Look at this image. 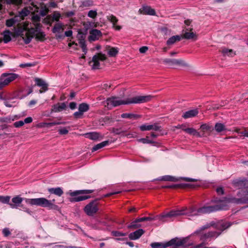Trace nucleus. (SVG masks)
<instances>
[{
    "mask_svg": "<svg viewBox=\"0 0 248 248\" xmlns=\"http://www.w3.org/2000/svg\"><path fill=\"white\" fill-rule=\"evenodd\" d=\"M23 0H6V2L8 4H15L20 5L22 3Z\"/></svg>",
    "mask_w": 248,
    "mask_h": 248,
    "instance_id": "obj_47",
    "label": "nucleus"
},
{
    "mask_svg": "<svg viewBox=\"0 0 248 248\" xmlns=\"http://www.w3.org/2000/svg\"><path fill=\"white\" fill-rule=\"evenodd\" d=\"M86 138L92 140H101L103 139V136L98 132H90L85 134Z\"/></svg>",
    "mask_w": 248,
    "mask_h": 248,
    "instance_id": "obj_22",
    "label": "nucleus"
},
{
    "mask_svg": "<svg viewBox=\"0 0 248 248\" xmlns=\"http://www.w3.org/2000/svg\"><path fill=\"white\" fill-rule=\"evenodd\" d=\"M10 196H0V202L4 204H8L10 202Z\"/></svg>",
    "mask_w": 248,
    "mask_h": 248,
    "instance_id": "obj_48",
    "label": "nucleus"
},
{
    "mask_svg": "<svg viewBox=\"0 0 248 248\" xmlns=\"http://www.w3.org/2000/svg\"><path fill=\"white\" fill-rule=\"evenodd\" d=\"M2 76L3 78H1L0 81V89L16 78L18 75L16 74L10 73L3 74Z\"/></svg>",
    "mask_w": 248,
    "mask_h": 248,
    "instance_id": "obj_10",
    "label": "nucleus"
},
{
    "mask_svg": "<svg viewBox=\"0 0 248 248\" xmlns=\"http://www.w3.org/2000/svg\"><path fill=\"white\" fill-rule=\"evenodd\" d=\"M83 114V113L78 110V111H76L74 113V116L76 118L78 119L81 118Z\"/></svg>",
    "mask_w": 248,
    "mask_h": 248,
    "instance_id": "obj_63",
    "label": "nucleus"
},
{
    "mask_svg": "<svg viewBox=\"0 0 248 248\" xmlns=\"http://www.w3.org/2000/svg\"><path fill=\"white\" fill-rule=\"evenodd\" d=\"M89 109V105L86 103H82L79 104L78 110L84 113Z\"/></svg>",
    "mask_w": 248,
    "mask_h": 248,
    "instance_id": "obj_38",
    "label": "nucleus"
},
{
    "mask_svg": "<svg viewBox=\"0 0 248 248\" xmlns=\"http://www.w3.org/2000/svg\"><path fill=\"white\" fill-rule=\"evenodd\" d=\"M32 24L33 27L29 28L25 31H20L18 33L26 44H29L33 37L37 40L42 41L46 36L45 32L41 31L42 25L40 22H32Z\"/></svg>",
    "mask_w": 248,
    "mask_h": 248,
    "instance_id": "obj_2",
    "label": "nucleus"
},
{
    "mask_svg": "<svg viewBox=\"0 0 248 248\" xmlns=\"http://www.w3.org/2000/svg\"><path fill=\"white\" fill-rule=\"evenodd\" d=\"M111 233L112 235L115 237L124 236L126 235V233L121 232L119 231H113Z\"/></svg>",
    "mask_w": 248,
    "mask_h": 248,
    "instance_id": "obj_54",
    "label": "nucleus"
},
{
    "mask_svg": "<svg viewBox=\"0 0 248 248\" xmlns=\"http://www.w3.org/2000/svg\"><path fill=\"white\" fill-rule=\"evenodd\" d=\"M124 131L123 130L122 128H113L112 130V132L116 135H121L124 133Z\"/></svg>",
    "mask_w": 248,
    "mask_h": 248,
    "instance_id": "obj_55",
    "label": "nucleus"
},
{
    "mask_svg": "<svg viewBox=\"0 0 248 248\" xmlns=\"http://www.w3.org/2000/svg\"><path fill=\"white\" fill-rule=\"evenodd\" d=\"M23 200V198L20 197L19 196H17L12 198V203L9 202L8 204L12 208H17L18 207L20 206V205Z\"/></svg>",
    "mask_w": 248,
    "mask_h": 248,
    "instance_id": "obj_20",
    "label": "nucleus"
},
{
    "mask_svg": "<svg viewBox=\"0 0 248 248\" xmlns=\"http://www.w3.org/2000/svg\"><path fill=\"white\" fill-rule=\"evenodd\" d=\"M31 20L32 22H40L41 17L39 16L36 15L32 17Z\"/></svg>",
    "mask_w": 248,
    "mask_h": 248,
    "instance_id": "obj_64",
    "label": "nucleus"
},
{
    "mask_svg": "<svg viewBox=\"0 0 248 248\" xmlns=\"http://www.w3.org/2000/svg\"><path fill=\"white\" fill-rule=\"evenodd\" d=\"M167 214V213H163L160 215L156 216L154 217H143L139 218L140 220V222L145 221H153L155 220L158 219L159 220L162 221V222H165L166 221V220L165 219V218L169 217L168 216H166V215Z\"/></svg>",
    "mask_w": 248,
    "mask_h": 248,
    "instance_id": "obj_14",
    "label": "nucleus"
},
{
    "mask_svg": "<svg viewBox=\"0 0 248 248\" xmlns=\"http://www.w3.org/2000/svg\"><path fill=\"white\" fill-rule=\"evenodd\" d=\"M12 19H13L16 24L22 20V18L20 17L18 14L15 16L13 17H12Z\"/></svg>",
    "mask_w": 248,
    "mask_h": 248,
    "instance_id": "obj_59",
    "label": "nucleus"
},
{
    "mask_svg": "<svg viewBox=\"0 0 248 248\" xmlns=\"http://www.w3.org/2000/svg\"><path fill=\"white\" fill-rule=\"evenodd\" d=\"M232 184L234 187L241 189L248 188V180L245 178L235 179L232 181Z\"/></svg>",
    "mask_w": 248,
    "mask_h": 248,
    "instance_id": "obj_11",
    "label": "nucleus"
},
{
    "mask_svg": "<svg viewBox=\"0 0 248 248\" xmlns=\"http://www.w3.org/2000/svg\"><path fill=\"white\" fill-rule=\"evenodd\" d=\"M78 43L79 44L80 46L82 49L83 52L86 53L87 50L85 40L83 39H80Z\"/></svg>",
    "mask_w": 248,
    "mask_h": 248,
    "instance_id": "obj_44",
    "label": "nucleus"
},
{
    "mask_svg": "<svg viewBox=\"0 0 248 248\" xmlns=\"http://www.w3.org/2000/svg\"><path fill=\"white\" fill-rule=\"evenodd\" d=\"M199 113L198 109L197 108L190 110L185 112L182 115L183 118L184 119H187L189 118H192L196 116Z\"/></svg>",
    "mask_w": 248,
    "mask_h": 248,
    "instance_id": "obj_24",
    "label": "nucleus"
},
{
    "mask_svg": "<svg viewBox=\"0 0 248 248\" xmlns=\"http://www.w3.org/2000/svg\"><path fill=\"white\" fill-rule=\"evenodd\" d=\"M48 191L50 194H54L59 197L61 196L63 194L62 188L60 187L50 188L48 189Z\"/></svg>",
    "mask_w": 248,
    "mask_h": 248,
    "instance_id": "obj_28",
    "label": "nucleus"
},
{
    "mask_svg": "<svg viewBox=\"0 0 248 248\" xmlns=\"http://www.w3.org/2000/svg\"><path fill=\"white\" fill-rule=\"evenodd\" d=\"M65 122H54L52 123H45V125L46 127L49 128L52 126L55 125H59V124H65Z\"/></svg>",
    "mask_w": 248,
    "mask_h": 248,
    "instance_id": "obj_46",
    "label": "nucleus"
},
{
    "mask_svg": "<svg viewBox=\"0 0 248 248\" xmlns=\"http://www.w3.org/2000/svg\"><path fill=\"white\" fill-rule=\"evenodd\" d=\"M93 5V0H84L81 2L80 7H90Z\"/></svg>",
    "mask_w": 248,
    "mask_h": 248,
    "instance_id": "obj_41",
    "label": "nucleus"
},
{
    "mask_svg": "<svg viewBox=\"0 0 248 248\" xmlns=\"http://www.w3.org/2000/svg\"><path fill=\"white\" fill-rule=\"evenodd\" d=\"M65 108L66 105L64 103H62L61 104L58 103L53 106L51 111L55 112H60L65 109Z\"/></svg>",
    "mask_w": 248,
    "mask_h": 248,
    "instance_id": "obj_26",
    "label": "nucleus"
},
{
    "mask_svg": "<svg viewBox=\"0 0 248 248\" xmlns=\"http://www.w3.org/2000/svg\"><path fill=\"white\" fill-rule=\"evenodd\" d=\"M140 14L149 15L151 16L155 15V12L154 9L151 8L150 6H144L139 10Z\"/></svg>",
    "mask_w": 248,
    "mask_h": 248,
    "instance_id": "obj_23",
    "label": "nucleus"
},
{
    "mask_svg": "<svg viewBox=\"0 0 248 248\" xmlns=\"http://www.w3.org/2000/svg\"><path fill=\"white\" fill-rule=\"evenodd\" d=\"M24 124V122L23 121H19L17 122H16L14 124V125L15 127H20L23 126Z\"/></svg>",
    "mask_w": 248,
    "mask_h": 248,
    "instance_id": "obj_61",
    "label": "nucleus"
},
{
    "mask_svg": "<svg viewBox=\"0 0 248 248\" xmlns=\"http://www.w3.org/2000/svg\"><path fill=\"white\" fill-rule=\"evenodd\" d=\"M231 225L232 223L230 222L220 220L215 222L214 228L220 231L221 233L222 232L229 228Z\"/></svg>",
    "mask_w": 248,
    "mask_h": 248,
    "instance_id": "obj_15",
    "label": "nucleus"
},
{
    "mask_svg": "<svg viewBox=\"0 0 248 248\" xmlns=\"http://www.w3.org/2000/svg\"><path fill=\"white\" fill-rule=\"evenodd\" d=\"M153 96L151 95L144 96H136L132 98L123 100L118 96H111L107 99L106 103L107 107L111 109L113 107H116L122 105H127L130 104H140L149 102L152 100Z\"/></svg>",
    "mask_w": 248,
    "mask_h": 248,
    "instance_id": "obj_1",
    "label": "nucleus"
},
{
    "mask_svg": "<svg viewBox=\"0 0 248 248\" xmlns=\"http://www.w3.org/2000/svg\"><path fill=\"white\" fill-rule=\"evenodd\" d=\"M192 30V28H186L183 36H181V38L186 39H193L194 40H197V36L196 34L193 32H189L191 31Z\"/></svg>",
    "mask_w": 248,
    "mask_h": 248,
    "instance_id": "obj_18",
    "label": "nucleus"
},
{
    "mask_svg": "<svg viewBox=\"0 0 248 248\" xmlns=\"http://www.w3.org/2000/svg\"><path fill=\"white\" fill-rule=\"evenodd\" d=\"M93 192V190H76L70 193V195L72 197H75L72 198L71 200V202H78L82 201L91 198L90 196L83 195V196H77L79 194H90Z\"/></svg>",
    "mask_w": 248,
    "mask_h": 248,
    "instance_id": "obj_7",
    "label": "nucleus"
},
{
    "mask_svg": "<svg viewBox=\"0 0 248 248\" xmlns=\"http://www.w3.org/2000/svg\"><path fill=\"white\" fill-rule=\"evenodd\" d=\"M34 81L36 85L41 87L42 90H39L40 93H42L48 90V84L42 79L36 78H34Z\"/></svg>",
    "mask_w": 248,
    "mask_h": 248,
    "instance_id": "obj_17",
    "label": "nucleus"
},
{
    "mask_svg": "<svg viewBox=\"0 0 248 248\" xmlns=\"http://www.w3.org/2000/svg\"><path fill=\"white\" fill-rule=\"evenodd\" d=\"M215 225V221H211L210 223H207L206 224L204 225L202 227H201L200 228L196 230L194 232V234H200V232L206 229H209L211 227H214Z\"/></svg>",
    "mask_w": 248,
    "mask_h": 248,
    "instance_id": "obj_25",
    "label": "nucleus"
},
{
    "mask_svg": "<svg viewBox=\"0 0 248 248\" xmlns=\"http://www.w3.org/2000/svg\"><path fill=\"white\" fill-rule=\"evenodd\" d=\"M152 125H146V124H143L141 126H140V128L141 131H144L146 130H151L152 129V127L151 126Z\"/></svg>",
    "mask_w": 248,
    "mask_h": 248,
    "instance_id": "obj_50",
    "label": "nucleus"
},
{
    "mask_svg": "<svg viewBox=\"0 0 248 248\" xmlns=\"http://www.w3.org/2000/svg\"><path fill=\"white\" fill-rule=\"evenodd\" d=\"M14 121V119H11L10 117H1L0 118V123H10L11 121Z\"/></svg>",
    "mask_w": 248,
    "mask_h": 248,
    "instance_id": "obj_52",
    "label": "nucleus"
},
{
    "mask_svg": "<svg viewBox=\"0 0 248 248\" xmlns=\"http://www.w3.org/2000/svg\"><path fill=\"white\" fill-rule=\"evenodd\" d=\"M236 196V197H225L222 200L219 199L216 201L220 202H225L236 204H248V188L239 190L237 192Z\"/></svg>",
    "mask_w": 248,
    "mask_h": 248,
    "instance_id": "obj_3",
    "label": "nucleus"
},
{
    "mask_svg": "<svg viewBox=\"0 0 248 248\" xmlns=\"http://www.w3.org/2000/svg\"><path fill=\"white\" fill-rule=\"evenodd\" d=\"M220 234L221 232H218L216 231H210L206 233L201 234L200 240L202 241H206L209 238H217Z\"/></svg>",
    "mask_w": 248,
    "mask_h": 248,
    "instance_id": "obj_13",
    "label": "nucleus"
},
{
    "mask_svg": "<svg viewBox=\"0 0 248 248\" xmlns=\"http://www.w3.org/2000/svg\"><path fill=\"white\" fill-rule=\"evenodd\" d=\"M183 130L189 134L195 136L197 137H201L203 136L204 134H201L200 133L197 131V130L193 128H187L186 129H183Z\"/></svg>",
    "mask_w": 248,
    "mask_h": 248,
    "instance_id": "obj_29",
    "label": "nucleus"
},
{
    "mask_svg": "<svg viewBox=\"0 0 248 248\" xmlns=\"http://www.w3.org/2000/svg\"><path fill=\"white\" fill-rule=\"evenodd\" d=\"M188 239V237L182 238L175 237L168 242V246L171 248H180L186 244Z\"/></svg>",
    "mask_w": 248,
    "mask_h": 248,
    "instance_id": "obj_9",
    "label": "nucleus"
},
{
    "mask_svg": "<svg viewBox=\"0 0 248 248\" xmlns=\"http://www.w3.org/2000/svg\"><path fill=\"white\" fill-rule=\"evenodd\" d=\"M97 15L96 10H90L88 13V16L91 18H94L96 17Z\"/></svg>",
    "mask_w": 248,
    "mask_h": 248,
    "instance_id": "obj_53",
    "label": "nucleus"
},
{
    "mask_svg": "<svg viewBox=\"0 0 248 248\" xmlns=\"http://www.w3.org/2000/svg\"><path fill=\"white\" fill-rule=\"evenodd\" d=\"M163 62L169 64V66H173L174 65H181L183 66H187V63L182 60H176L171 59H165L163 61Z\"/></svg>",
    "mask_w": 248,
    "mask_h": 248,
    "instance_id": "obj_16",
    "label": "nucleus"
},
{
    "mask_svg": "<svg viewBox=\"0 0 248 248\" xmlns=\"http://www.w3.org/2000/svg\"><path fill=\"white\" fill-rule=\"evenodd\" d=\"M181 36L180 35H175L170 38L167 41L168 45H170L174 44L176 41H180Z\"/></svg>",
    "mask_w": 248,
    "mask_h": 248,
    "instance_id": "obj_33",
    "label": "nucleus"
},
{
    "mask_svg": "<svg viewBox=\"0 0 248 248\" xmlns=\"http://www.w3.org/2000/svg\"><path fill=\"white\" fill-rule=\"evenodd\" d=\"M144 233V231L142 229H139L134 232H131L129 234V238L131 240H137Z\"/></svg>",
    "mask_w": 248,
    "mask_h": 248,
    "instance_id": "obj_21",
    "label": "nucleus"
},
{
    "mask_svg": "<svg viewBox=\"0 0 248 248\" xmlns=\"http://www.w3.org/2000/svg\"><path fill=\"white\" fill-rule=\"evenodd\" d=\"M109 141L108 140H106L100 143H98L96 145H95L92 148V151H96L107 145H108L109 143Z\"/></svg>",
    "mask_w": 248,
    "mask_h": 248,
    "instance_id": "obj_32",
    "label": "nucleus"
},
{
    "mask_svg": "<svg viewBox=\"0 0 248 248\" xmlns=\"http://www.w3.org/2000/svg\"><path fill=\"white\" fill-rule=\"evenodd\" d=\"M140 220L139 218H136L135 220L132 221L129 225L127 228L130 229H136L141 227V225L140 223Z\"/></svg>",
    "mask_w": 248,
    "mask_h": 248,
    "instance_id": "obj_30",
    "label": "nucleus"
},
{
    "mask_svg": "<svg viewBox=\"0 0 248 248\" xmlns=\"http://www.w3.org/2000/svg\"><path fill=\"white\" fill-rule=\"evenodd\" d=\"M35 65L34 63H21L19 65V67L22 68H26L27 67H32Z\"/></svg>",
    "mask_w": 248,
    "mask_h": 248,
    "instance_id": "obj_58",
    "label": "nucleus"
},
{
    "mask_svg": "<svg viewBox=\"0 0 248 248\" xmlns=\"http://www.w3.org/2000/svg\"><path fill=\"white\" fill-rule=\"evenodd\" d=\"M61 17L60 14L58 12H55L52 15V20L58 21L59 20L60 18Z\"/></svg>",
    "mask_w": 248,
    "mask_h": 248,
    "instance_id": "obj_51",
    "label": "nucleus"
},
{
    "mask_svg": "<svg viewBox=\"0 0 248 248\" xmlns=\"http://www.w3.org/2000/svg\"><path fill=\"white\" fill-rule=\"evenodd\" d=\"M181 215H186L187 216H200L198 212V209L194 207H190L188 209L185 208L182 210H171L167 213L166 216L171 218Z\"/></svg>",
    "mask_w": 248,
    "mask_h": 248,
    "instance_id": "obj_5",
    "label": "nucleus"
},
{
    "mask_svg": "<svg viewBox=\"0 0 248 248\" xmlns=\"http://www.w3.org/2000/svg\"><path fill=\"white\" fill-rule=\"evenodd\" d=\"M90 35L88 39L90 41H94L98 39V37L102 35L100 31L97 29H92L90 31Z\"/></svg>",
    "mask_w": 248,
    "mask_h": 248,
    "instance_id": "obj_19",
    "label": "nucleus"
},
{
    "mask_svg": "<svg viewBox=\"0 0 248 248\" xmlns=\"http://www.w3.org/2000/svg\"><path fill=\"white\" fill-rule=\"evenodd\" d=\"M16 23L12 19V18L8 19L6 21V25L8 27H12Z\"/></svg>",
    "mask_w": 248,
    "mask_h": 248,
    "instance_id": "obj_56",
    "label": "nucleus"
},
{
    "mask_svg": "<svg viewBox=\"0 0 248 248\" xmlns=\"http://www.w3.org/2000/svg\"><path fill=\"white\" fill-rule=\"evenodd\" d=\"M26 203L29 204L31 205H36L41 206L42 207L47 208L49 209L54 210L57 211L60 210L59 207L52 203L55 202V200L52 201L47 200L45 198H39L34 199H28L25 198L24 199Z\"/></svg>",
    "mask_w": 248,
    "mask_h": 248,
    "instance_id": "obj_4",
    "label": "nucleus"
},
{
    "mask_svg": "<svg viewBox=\"0 0 248 248\" xmlns=\"http://www.w3.org/2000/svg\"><path fill=\"white\" fill-rule=\"evenodd\" d=\"M29 13L30 11L26 8H24L21 11L19 12L18 14L22 18V19L23 20L24 17L27 16Z\"/></svg>",
    "mask_w": 248,
    "mask_h": 248,
    "instance_id": "obj_40",
    "label": "nucleus"
},
{
    "mask_svg": "<svg viewBox=\"0 0 248 248\" xmlns=\"http://www.w3.org/2000/svg\"><path fill=\"white\" fill-rule=\"evenodd\" d=\"M215 129L217 132H221L226 130L225 126L221 123H216L215 125Z\"/></svg>",
    "mask_w": 248,
    "mask_h": 248,
    "instance_id": "obj_37",
    "label": "nucleus"
},
{
    "mask_svg": "<svg viewBox=\"0 0 248 248\" xmlns=\"http://www.w3.org/2000/svg\"><path fill=\"white\" fill-rule=\"evenodd\" d=\"M13 98H11L7 100H5L4 102V105L7 107H14L16 106V105H14V104L16 103V101H13Z\"/></svg>",
    "mask_w": 248,
    "mask_h": 248,
    "instance_id": "obj_45",
    "label": "nucleus"
},
{
    "mask_svg": "<svg viewBox=\"0 0 248 248\" xmlns=\"http://www.w3.org/2000/svg\"><path fill=\"white\" fill-rule=\"evenodd\" d=\"M11 40V32L9 31H5L3 33V41L7 43Z\"/></svg>",
    "mask_w": 248,
    "mask_h": 248,
    "instance_id": "obj_39",
    "label": "nucleus"
},
{
    "mask_svg": "<svg viewBox=\"0 0 248 248\" xmlns=\"http://www.w3.org/2000/svg\"><path fill=\"white\" fill-rule=\"evenodd\" d=\"M152 248H166L169 247L168 242L163 243L161 242H154L150 245Z\"/></svg>",
    "mask_w": 248,
    "mask_h": 248,
    "instance_id": "obj_31",
    "label": "nucleus"
},
{
    "mask_svg": "<svg viewBox=\"0 0 248 248\" xmlns=\"http://www.w3.org/2000/svg\"><path fill=\"white\" fill-rule=\"evenodd\" d=\"M99 199H96L87 204L84 208L85 213L89 216H93L99 210Z\"/></svg>",
    "mask_w": 248,
    "mask_h": 248,
    "instance_id": "obj_8",
    "label": "nucleus"
},
{
    "mask_svg": "<svg viewBox=\"0 0 248 248\" xmlns=\"http://www.w3.org/2000/svg\"><path fill=\"white\" fill-rule=\"evenodd\" d=\"M201 129L203 131H208L210 132L212 131L214 128L211 126L206 124H203L201 126Z\"/></svg>",
    "mask_w": 248,
    "mask_h": 248,
    "instance_id": "obj_49",
    "label": "nucleus"
},
{
    "mask_svg": "<svg viewBox=\"0 0 248 248\" xmlns=\"http://www.w3.org/2000/svg\"><path fill=\"white\" fill-rule=\"evenodd\" d=\"M159 181H170V182H175L177 181V179L173 176L170 175H165L159 177L157 179Z\"/></svg>",
    "mask_w": 248,
    "mask_h": 248,
    "instance_id": "obj_35",
    "label": "nucleus"
},
{
    "mask_svg": "<svg viewBox=\"0 0 248 248\" xmlns=\"http://www.w3.org/2000/svg\"><path fill=\"white\" fill-rule=\"evenodd\" d=\"M118 53V50L117 48L111 47L108 51V54L110 57H114Z\"/></svg>",
    "mask_w": 248,
    "mask_h": 248,
    "instance_id": "obj_43",
    "label": "nucleus"
},
{
    "mask_svg": "<svg viewBox=\"0 0 248 248\" xmlns=\"http://www.w3.org/2000/svg\"><path fill=\"white\" fill-rule=\"evenodd\" d=\"M106 59V56L105 54L98 53L93 56L92 62H93L92 68L94 69H99L100 67V63L99 61H104Z\"/></svg>",
    "mask_w": 248,
    "mask_h": 248,
    "instance_id": "obj_12",
    "label": "nucleus"
},
{
    "mask_svg": "<svg viewBox=\"0 0 248 248\" xmlns=\"http://www.w3.org/2000/svg\"><path fill=\"white\" fill-rule=\"evenodd\" d=\"M121 117L123 118H128L130 119H137L140 117V116L137 114L132 113H123L121 115Z\"/></svg>",
    "mask_w": 248,
    "mask_h": 248,
    "instance_id": "obj_36",
    "label": "nucleus"
},
{
    "mask_svg": "<svg viewBox=\"0 0 248 248\" xmlns=\"http://www.w3.org/2000/svg\"><path fill=\"white\" fill-rule=\"evenodd\" d=\"M227 206L226 204H220L215 205H205L198 209L199 215L210 214L217 211L226 210Z\"/></svg>",
    "mask_w": 248,
    "mask_h": 248,
    "instance_id": "obj_6",
    "label": "nucleus"
},
{
    "mask_svg": "<svg viewBox=\"0 0 248 248\" xmlns=\"http://www.w3.org/2000/svg\"><path fill=\"white\" fill-rule=\"evenodd\" d=\"M221 52L224 56H228L230 57H233L235 55V53H234L232 49H230L227 48H223Z\"/></svg>",
    "mask_w": 248,
    "mask_h": 248,
    "instance_id": "obj_34",
    "label": "nucleus"
},
{
    "mask_svg": "<svg viewBox=\"0 0 248 248\" xmlns=\"http://www.w3.org/2000/svg\"><path fill=\"white\" fill-rule=\"evenodd\" d=\"M138 141L140 142H141L144 144L145 143H153L154 142L152 140H149L147 139L146 138H141L138 140Z\"/></svg>",
    "mask_w": 248,
    "mask_h": 248,
    "instance_id": "obj_57",
    "label": "nucleus"
},
{
    "mask_svg": "<svg viewBox=\"0 0 248 248\" xmlns=\"http://www.w3.org/2000/svg\"><path fill=\"white\" fill-rule=\"evenodd\" d=\"M62 30V25L61 23H57L55 25L52 29V32L54 33H59L61 30Z\"/></svg>",
    "mask_w": 248,
    "mask_h": 248,
    "instance_id": "obj_42",
    "label": "nucleus"
},
{
    "mask_svg": "<svg viewBox=\"0 0 248 248\" xmlns=\"http://www.w3.org/2000/svg\"><path fill=\"white\" fill-rule=\"evenodd\" d=\"M58 131L60 135H66L68 133V130L65 127L60 128Z\"/></svg>",
    "mask_w": 248,
    "mask_h": 248,
    "instance_id": "obj_60",
    "label": "nucleus"
},
{
    "mask_svg": "<svg viewBox=\"0 0 248 248\" xmlns=\"http://www.w3.org/2000/svg\"><path fill=\"white\" fill-rule=\"evenodd\" d=\"M108 19L113 24V27L115 28L116 30L119 31L122 29L120 26H115L118 20L117 17L112 15H109L107 16Z\"/></svg>",
    "mask_w": 248,
    "mask_h": 248,
    "instance_id": "obj_27",
    "label": "nucleus"
},
{
    "mask_svg": "<svg viewBox=\"0 0 248 248\" xmlns=\"http://www.w3.org/2000/svg\"><path fill=\"white\" fill-rule=\"evenodd\" d=\"M2 233L4 236L7 237L11 234V232L8 228H5L3 229Z\"/></svg>",
    "mask_w": 248,
    "mask_h": 248,
    "instance_id": "obj_62",
    "label": "nucleus"
}]
</instances>
